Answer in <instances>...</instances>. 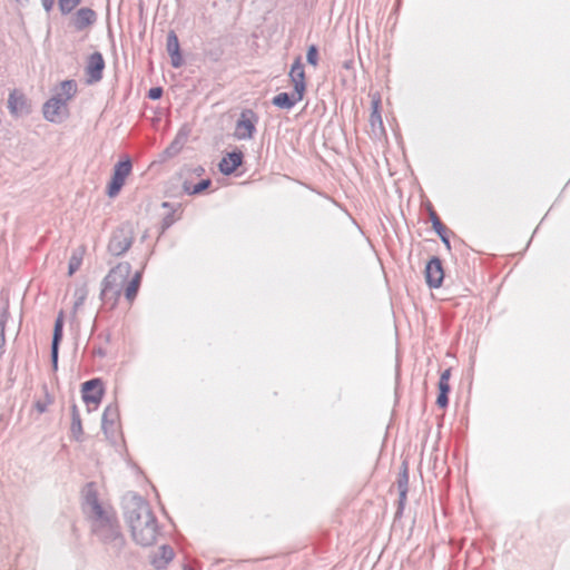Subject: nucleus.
<instances>
[{
    "label": "nucleus",
    "instance_id": "nucleus-35",
    "mask_svg": "<svg viewBox=\"0 0 570 570\" xmlns=\"http://www.w3.org/2000/svg\"><path fill=\"white\" fill-rule=\"evenodd\" d=\"M181 148V144L175 139L166 149H165V154L168 156V157H173L175 156L176 154L179 153Z\"/></svg>",
    "mask_w": 570,
    "mask_h": 570
},
{
    "label": "nucleus",
    "instance_id": "nucleus-36",
    "mask_svg": "<svg viewBox=\"0 0 570 570\" xmlns=\"http://www.w3.org/2000/svg\"><path fill=\"white\" fill-rule=\"evenodd\" d=\"M163 94H164V90L161 87H151L147 92V97L150 100H158L163 97Z\"/></svg>",
    "mask_w": 570,
    "mask_h": 570
},
{
    "label": "nucleus",
    "instance_id": "nucleus-15",
    "mask_svg": "<svg viewBox=\"0 0 570 570\" xmlns=\"http://www.w3.org/2000/svg\"><path fill=\"white\" fill-rule=\"evenodd\" d=\"M119 420V407L117 403H110L104 410L101 429L107 438L115 434V424Z\"/></svg>",
    "mask_w": 570,
    "mask_h": 570
},
{
    "label": "nucleus",
    "instance_id": "nucleus-31",
    "mask_svg": "<svg viewBox=\"0 0 570 570\" xmlns=\"http://www.w3.org/2000/svg\"><path fill=\"white\" fill-rule=\"evenodd\" d=\"M124 184L125 183L121 181L120 179L111 176V179H110V181L108 183V186H107V191H106L107 195L109 197H111V198L117 196L120 193Z\"/></svg>",
    "mask_w": 570,
    "mask_h": 570
},
{
    "label": "nucleus",
    "instance_id": "nucleus-17",
    "mask_svg": "<svg viewBox=\"0 0 570 570\" xmlns=\"http://www.w3.org/2000/svg\"><path fill=\"white\" fill-rule=\"evenodd\" d=\"M397 489H399V501H397V511L396 515H401L403 513L407 490H409V471L405 462L402 464V471L397 478Z\"/></svg>",
    "mask_w": 570,
    "mask_h": 570
},
{
    "label": "nucleus",
    "instance_id": "nucleus-45",
    "mask_svg": "<svg viewBox=\"0 0 570 570\" xmlns=\"http://www.w3.org/2000/svg\"><path fill=\"white\" fill-rule=\"evenodd\" d=\"M161 207L168 209V212H176L177 210L176 205L173 204V203H169V202H164L161 204Z\"/></svg>",
    "mask_w": 570,
    "mask_h": 570
},
{
    "label": "nucleus",
    "instance_id": "nucleus-34",
    "mask_svg": "<svg viewBox=\"0 0 570 570\" xmlns=\"http://www.w3.org/2000/svg\"><path fill=\"white\" fill-rule=\"evenodd\" d=\"M175 213L176 212H168L165 217L163 218L161 220V233H164L165 230H167L176 220L175 218Z\"/></svg>",
    "mask_w": 570,
    "mask_h": 570
},
{
    "label": "nucleus",
    "instance_id": "nucleus-1",
    "mask_svg": "<svg viewBox=\"0 0 570 570\" xmlns=\"http://www.w3.org/2000/svg\"><path fill=\"white\" fill-rule=\"evenodd\" d=\"M124 509L135 542L142 547L153 546L159 528L149 503L142 497L130 493L126 498Z\"/></svg>",
    "mask_w": 570,
    "mask_h": 570
},
{
    "label": "nucleus",
    "instance_id": "nucleus-20",
    "mask_svg": "<svg viewBox=\"0 0 570 570\" xmlns=\"http://www.w3.org/2000/svg\"><path fill=\"white\" fill-rule=\"evenodd\" d=\"M174 550L168 544H163L159 548V556H155L151 563L156 569L165 568L174 559Z\"/></svg>",
    "mask_w": 570,
    "mask_h": 570
},
{
    "label": "nucleus",
    "instance_id": "nucleus-12",
    "mask_svg": "<svg viewBox=\"0 0 570 570\" xmlns=\"http://www.w3.org/2000/svg\"><path fill=\"white\" fill-rule=\"evenodd\" d=\"M288 77L291 82L293 83V90H295V94H299V96H305L307 85L305 69L301 56H297L294 59Z\"/></svg>",
    "mask_w": 570,
    "mask_h": 570
},
{
    "label": "nucleus",
    "instance_id": "nucleus-48",
    "mask_svg": "<svg viewBox=\"0 0 570 570\" xmlns=\"http://www.w3.org/2000/svg\"><path fill=\"white\" fill-rule=\"evenodd\" d=\"M184 570H194V569H191L189 567H185Z\"/></svg>",
    "mask_w": 570,
    "mask_h": 570
},
{
    "label": "nucleus",
    "instance_id": "nucleus-11",
    "mask_svg": "<svg viewBox=\"0 0 570 570\" xmlns=\"http://www.w3.org/2000/svg\"><path fill=\"white\" fill-rule=\"evenodd\" d=\"M8 108L10 114L18 118L28 116L31 112V105L24 94L13 89L8 97Z\"/></svg>",
    "mask_w": 570,
    "mask_h": 570
},
{
    "label": "nucleus",
    "instance_id": "nucleus-3",
    "mask_svg": "<svg viewBox=\"0 0 570 570\" xmlns=\"http://www.w3.org/2000/svg\"><path fill=\"white\" fill-rule=\"evenodd\" d=\"M131 271V265L127 262L119 263L111 268L101 282L100 298L107 299L111 294L117 299L121 294L120 285L125 282Z\"/></svg>",
    "mask_w": 570,
    "mask_h": 570
},
{
    "label": "nucleus",
    "instance_id": "nucleus-23",
    "mask_svg": "<svg viewBox=\"0 0 570 570\" xmlns=\"http://www.w3.org/2000/svg\"><path fill=\"white\" fill-rule=\"evenodd\" d=\"M131 169H132L131 159L129 157H126V159L119 160L114 166L112 176L125 183V180H126L127 176L130 174Z\"/></svg>",
    "mask_w": 570,
    "mask_h": 570
},
{
    "label": "nucleus",
    "instance_id": "nucleus-10",
    "mask_svg": "<svg viewBox=\"0 0 570 570\" xmlns=\"http://www.w3.org/2000/svg\"><path fill=\"white\" fill-rule=\"evenodd\" d=\"M425 282L430 288H439L444 279L442 261L438 256L431 257L424 269Z\"/></svg>",
    "mask_w": 570,
    "mask_h": 570
},
{
    "label": "nucleus",
    "instance_id": "nucleus-14",
    "mask_svg": "<svg viewBox=\"0 0 570 570\" xmlns=\"http://www.w3.org/2000/svg\"><path fill=\"white\" fill-rule=\"evenodd\" d=\"M244 163V153L235 148L232 151L226 153L218 164L219 171L229 176L234 174Z\"/></svg>",
    "mask_w": 570,
    "mask_h": 570
},
{
    "label": "nucleus",
    "instance_id": "nucleus-28",
    "mask_svg": "<svg viewBox=\"0 0 570 570\" xmlns=\"http://www.w3.org/2000/svg\"><path fill=\"white\" fill-rule=\"evenodd\" d=\"M380 104H381V100L379 97L372 99V104H371L372 112H371L370 121L373 127H375L376 124L380 126L383 125L382 116L380 112Z\"/></svg>",
    "mask_w": 570,
    "mask_h": 570
},
{
    "label": "nucleus",
    "instance_id": "nucleus-24",
    "mask_svg": "<svg viewBox=\"0 0 570 570\" xmlns=\"http://www.w3.org/2000/svg\"><path fill=\"white\" fill-rule=\"evenodd\" d=\"M212 186V180L209 178L202 179L195 185H191L188 180L183 183V190L187 195H199L203 191L207 190Z\"/></svg>",
    "mask_w": 570,
    "mask_h": 570
},
{
    "label": "nucleus",
    "instance_id": "nucleus-4",
    "mask_svg": "<svg viewBox=\"0 0 570 570\" xmlns=\"http://www.w3.org/2000/svg\"><path fill=\"white\" fill-rule=\"evenodd\" d=\"M82 497V511L88 520L100 517L105 513L110 512L102 507L99 501L97 484L95 482H88L85 484L81 491Z\"/></svg>",
    "mask_w": 570,
    "mask_h": 570
},
{
    "label": "nucleus",
    "instance_id": "nucleus-18",
    "mask_svg": "<svg viewBox=\"0 0 570 570\" xmlns=\"http://www.w3.org/2000/svg\"><path fill=\"white\" fill-rule=\"evenodd\" d=\"M303 98L304 96L295 94V90H293L292 92L284 91L274 96L272 99V104L279 109L289 110L297 102L302 101Z\"/></svg>",
    "mask_w": 570,
    "mask_h": 570
},
{
    "label": "nucleus",
    "instance_id": "nucleus-26",
    "mask_svg": "<svg viewBox=\"0 0 570 570\" xmlns=\"http://www.w3.org/2000/svg\"><path fill=\"white\" fill-rule=\"evenodd\" d=\"M429 218L430 222L432 223V228L438 234V236H442V234L449 232L446 226L441 222L439 215L431 205L429 206Z\"/></svg>",
    "mask_w": 570,
    "mask_h": 570
},
{
    "label": "nucleus",
    "instance_id": "nucleus-7",
    "mask_svg": "<svg viewBox=\"0 0 570 570\" xmlns=\"http://www.w3.org/2000/svg\"><path fill=\"white\" fill-rule=\"evenodd\" d=\"M43 117L46 120L60 124L69 115L68 105L62 100V95H53L42 107Z\"/></svg>",
    "mask_w": 570,
    "mask_h": 570
},
{
    "label": "nucleus",
    "instance_id": "nucleus-8",
    "mask_svg": "<svg viewBox=\"0 0 570 570\" xmlns=\"http://www.w3.org/2000/svg\"><path fill=\"white\" fill-rule=\"evenodd\" d=\"M70 14L69 26L77 32L91 28L98 20L97 12L88 7H81Z\"/></svg>",
    "mask_w": 570,
    "mask_h": 570
},
{
    "label": "nucleus",
    "instance_id": "nucleus-32",
    "mask_svg": "<svg viewBox=\"0 0 570 570\" xmlns=\"http://www.w3.org/2000/svg\"><path fill=\"white\" fill-rule=\"evenodd\" d=\"M306 61L314 68L318 66V47L316 45H309L307 47Z\"/></svg>",
    "mask_w": 570,
    "mask_h": 570
},
{
    "label": "nucleus",
    "instance_id": "nucleus-29",
    "mask_svg": "<svg viewBox=\"0 0 570 570\" xmlns=\"http://www.w3.org/2000/svg\"><path fill=\"white\" fill-rule=\"evenodd\" d=\"M82 0H58V7L62 16L72 13Z\"/></svg>",
    "mask_w": 570,
    "mask_h": 570
},
{
    "label": "nucleus",
    "instance_id": "nucleus-30",
    "mask_svg": "<svg viewBox=\"0 0 570 570\" xmlns=\"http://www.w3.org/2000/svg\"><path fill=\"white\" fill-rule=\"evenodd\" d=\"M45 390V399L43 400H37L33 404L35 409L38 411V413L42 414L47 412L48 406L52 403L53 399L49 394L47 386H43Z\"/></svg>",
    "mask_w": 570,
    "mask_h": 570
},
{
    "label": "nucleus",
    "instance_id": "nucleus-9",
    "mask_svg": "<svg viewBox=\"0 0 570 570\" xmlns=\"http://www.w3.org/2000/svg\"><path fill=\"white\" fill-rule=\"evenodd\" d=\"M82 401L86 404H99L104 397L105 387L100 377L88 380L81 384Z\"/></svg>",
    "mask_w": 570,
    "mask_h": 570
},
{
    "label": "nucleus",
    "instance_id": "nucleus-39",
    "mask_svg": "<svg viewBox=\"0 0 570 570\" xmlns=\"http://www.w3.org/2000/svg\"><path fill=\"white\" fill-rule=\"evenodd\" d=\"M76 295H77V298H76L75 305H73L75 309L83 304L85 298H86V293L81 292L79 295H78V293H76Z\"/></svg>",
    "mask_w": 570,
    "mask_h": 570
},
{
    "label": "nucleus",
    "instance_id": "nucleus-43",
    "mask_svg": "<svg viewBox=\"0 0 570 570\" xmlns=\"http://www.w3.org/2000/svg\"><path fill=\"white\" fill-rule=\"evenodd\" d=\"M438 387H439V392H441V393H448L449 394L450 391H451V387H450L449 383H439Z\"/></svg>",
    "mask_w": 570,
    "mask_h": 570
},
{
    "label": "nucleus",
    "instance_id": "nucleus-27",
    "mask_svg": "<svg viewBox=\"0 0 570 570\" xmlns=\"http://www.w3.org/2000/svg\"><path fill=\"white\" fill-rule=\"evenodd\" d=\"M10 318L8 306L0 311V348L2 350L6 345V326Z\"/></svg>",
    "mask_w": 570,
    "mask_h": 570
},
{
    "label": "nucleus",
    "instance_id": "nucleus-13",
    "mask_svg": "<svg viewBox=\"0 0 570 570\" xmlns=\"http://www.w3.org/2000/svg\"><path fill=\"white\" fill-rule=\"evenodd\" d=\"M105 60L99 51H95L88 57L86 65V76L88 83H95L102 79Z\"/></svg>",
    "mask_w": 570,
    "mask_h": 570
},
{
    "label": "nucleus",
    "instance_id": "nucleus-33",
    "mask_svg": "<svg viewBox=\"0 0 570 570\" xmlns=\"http://www.w3.org/2000/svg\"><path fill=\"white\" fill-rule=\"evenodd\" d=\"M81 262H82V258L80 256L72 255L70 257L69 264H68V274L69 275L75 274L80 268Z\"/></svg>",
    "mask_w": 570,
    "mask_h": 570
},
{
    "label": "nucleus",
    "instance_id": "nucleus-37",
    "mask_svg": "<svg viewBox=\"0 0 570 570\" xmlns=\"http://www.w3.org/2000/svg\"><path fill=\"white\" fill-rule=\"evenodd\" d=\"M436 405L440 409H445L449 405V394L448 393H438Z\"/></svg>",
    "mask_w": 570,
    "mask_h": 570
},
{
    "label": "nucleus",
    "instance_id": "nucleus-46",
    "mask_svg": "<svg viewBox=\"0 0 570 570\" xmlns=\"http://www.w3.org/2000/svg\"><path fill=\"white\" fill-rule=\"evenodd\" d=\"M19 4L23 6L29 2V0H16Z\"/></svg>",
    "mask_w": 570,
    "mask_h": 570
},
{
    "label": "nucleus",
    "instance_id": "nucleus-47",
    "mask_svg": "<svg viewBox=\"0 0 570 570\" xmlns=\"http://www.w3.org/2000/svg\"><path fill=\"white\" fill-rule=\"evenodd\" d=\"M97 353H98L100 356H105V351H104L102 348H99V350L97 351Z\"/></svg>",
    "mask_w": 570,
    "mask_h": 570
},
{
    "label": "nucleus",
    "instance_id": "nucleus-25",
    "mask_svg": "<svg viewBox=\"0 0 570 570\" xmlns=\"http://www.w3.org/2000/svg\"><path fill=\"white\" fill-rule=\"evenodd\" d=\"M77 92V82L72 79L63 80L60 83V92H57L56 95H62V100L68 101L70 100Z\"/></svg>",
    "mask_w": 570,
    "mask_h": 570
},
{
    "label": "nucleus",
    "instance_id": "nucleus-2",
    "mask_svg": "<svg viewBox=\"0 0 570 570\" xmlns=\"http://www.w3.org/2000/svg\"><path fill=\"white\" fill-rule=\"evenodd\" d=\"M91 533L104 544L109 556L119 558L126 546L119 520L114 511L89 520Z\"/></svg>",
    "mask_w": 570,
    "mask_h": 570
},
{
    "label": "nucleus",
    "instance_id": "nucleus-41",
    "mask_svg": "<svg viewBox=\"0 0 570 570\" xmlns=\"http://www.w3.org/2000/svg\"><path fill=\"white\" fill-rule=\"evenodd\" d=\"M41 4L47 12H50L53 8L55 0H41Z\"/></svg>",
    "mask_w": 570,
    "mask_h": 570
},
{
    "label": "nucleus",
    "instance_id": "nucleus-19",
    "mask_svg": "<svg viewBox=\"0 0 570 570\" xmlns=\"http://www.w3.org/2000/svg\"><path fill=\"white\" fill-rule=\"evenodd\" d=\"M70 433L71 438L77 441L81 442L83 436V430H82V423H81V416L78 411V407L76 403L71 405V425H70Z\"/></svg>",
    "mask_w": 570,
    "mask_h": 570
},
{
    "label": "nucleus",
    "instance_id": "nucleus-16",
    "mask_svg": "<svg viewBox=\"0 0 570 570\" xmlns=\"http://www.w3.org/2000/svg\"><path fill=\"white\" fill-rule=\"evenodd\" d=\"M166 50L170 57V63L174 68L183 66L184 59L180 51L179 39L174 30H169L166 40Z\"/></svg>",
    "mask_w": 570,
    "mask_h": 570
},
{
    "label": "nucleus",
    "instance_id": "nucleus-6",
    "mask_svg": "<svg viewBox=\"0 0 570 570\" xmlns=\"http://www.w3.org/2000/svg\"><path fill=\"white\" fill-rule=\"evenodd\" d=\"M259 120L258 115L249 108L242 110L236 120L234 137L237 140H249L256 132V125Z\"/></svg>",
    "mask_w": 570,
    "mask_h": 570
},
{
    "label": "nucleus",
    "instance_id": "nucleus-21",
    "mask_svg": "<svg viewBox=\"0 0 570 570\" xmlns=\"http://www.w3.org/2000/svg\"><path fill=\"white\" fill-rule=\"evenodd\" d=\"M141 278H142V269L137 271L134 274L132 278L127 284V286L125 288V297L129 303H132L134 299L136 298L138 291L140 288Z\"/></svg>",
    "mask_w": 570,
    "mask_h": 570
},
{
    "label": "nucleus",
    "instance_id": "nucleus-44",
    "mask_svg": "<svg viewBox=\"0 0 570 570\" xmlns=\"http://www.w3.org/2000/svg\"><path fill=\"white\" fill-rule=\"evenodd\" d=\"M190 171L196 176H203L205 174V168L203 166H196Z\"/></svg>",
    "mask_w": 570,
    "mask_h": 570
},
{
    "label": "nucleus",
    "instance_id": "nucleus-5",
    "mask_svg": "<svg viewBox=\"0 0 570 570\" xmlns=\"http://www.w3.org/2000/svg\"><path fill=\"white\" fill-rule=\"evenodd\" d=\"M132 242L134 228L131 224H121L111 234V237L108 243V252L114 256H120L131 247Z\"/></svg>",
    "mask_w": 570,
    "mask_h": 570
},
{
    "label": "nucleus",
    "instance_id": "nucleus-38",
    "mask_svg": "<svg viewBox=\"0 0 570 570\" xmlns=\"http://www.w3.org/2000/svg\"><path fill=\"white\" fill-rule=\"evenodd\" d=\"M63 324H65V316L63 312L60 311L59 314L56 317L53 330L62 331L63 332Z\"/></svg>",
    "mask_w": 570,
    "mask_h": 570
},
{
    "label": "nucleus",
    "instance_id": "nucleus-22",
    "mask_svg": "<svg viewBox=\"0 0 570 570\" xmlns=\"http://www.w3.org/2000/svg\"><path fill=\"white\" fill-rule=\"evenodd\" d=\"M63 337V332L53 330L51 347H50V361L52 370L56 372L58 370V360H59V346Z\"/></svg>",
    "mask_w": 570,
    "mask_h": 570
},
{
    "label": "nucleus",
    "instance_id": "nucleus-40",
    "mask_svg": "<svg viewBox=\"0 0 570 570\" xmlns=\"http://www.w3.org/2000/svg\"><path fill=\"white\" fill-rule=\"evenodd\" d=\"M450 376H451V368H446L445 371H443L441 373L439 383H449Z\"/></svg>",
    "mask_w": 570,
    "mask_h": 570
},
{
    "label": "nucleus",
    "instance_id": "nucleus-42",
    "mask_svg": "<svg viewBox=\"0 0 570 570\" xmlns=\"http://www.w3.org/2000/svg\"><path fill=\"white\" fill-rule=\"evenodd\" d=\"M441 242L444 244V246L450 250L451 249V243L449 238V232L445 234H442V236H439Z\"/></svg>",
    "mask_w": 570,
    "mask_h": 570
}]
</instances>
